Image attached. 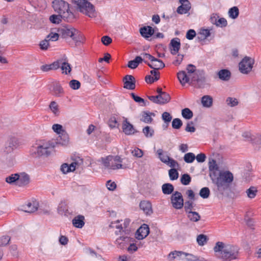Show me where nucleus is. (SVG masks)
<instances>
[{
    "label": "nucleus",
    "mask_w": 261,
    "mask_h": 261,
    "mask_svg": "<svg viewBox=\"0 0 261 261\" xmlns=\"http://www.w3.org/2000/svg\"><path fill=\"white\" fill-rule=\"evenodd\" d=\"M62 38L70 37L75 42V45L77 46L83 43L84 37L82 34L77 30L72 27H64L58 30Z\"/></svg>",
    "instance_id": "nucleus-5"
},
{
    "label": "nucleus",
    "mask_w": 261,
    "mask_h": 261,
    "mask_svg": "<svg viewBox=\"0 0 261 261\" xmlns=\"http://www.w3.org/2000/svg\"><path fill=\"white\" fill-rule=\"evenodd\" d=\"M132 153L134 156L137 158H141L143 155V151L138 148H135L134 150H132Z\"/></svg>",
    "instance_id": "nucleus-63"
},
{
    "label": "nucleus",
    "mask_w": 261,
    "mask_h": 261,
    "mask_svg": "<svg viewBox=\"0 0 261 261\" xmlns=\"http://www.w3.org/2000/svg\"><path fill=\"white\" fill-rule=\"evenodd\" d=\"M162 118L165 122L169 123L172 119V116L168 112H165L162 114Z\"/></svg>",
    "instance_id": "nucleus-61"
},
{
    "label": "nucleus",
    "mask_w": 261,
    "mask_h": 261,
    "mask_svg": "<svg viewBox=\"0 0 261 261\" xmlns=\"http://www.w3.org/2000/svg\"><path fill=\"white\" fill-rule=\"evenodd\" d=\"M210 191L207 187L202 188L199 192L200 196L204 199L207 198L210 196Z\"/></svg>",
    "instance_id": "nucleus-49"
},
{
    "label": "nucleus",
    "mask_w": 261,
    "mask_h": 261,
    "mask_svg": "<svg viewBox=\"0 0 261 261\" xmlns=\"http://www.w3.org/2000/svg\"><path fill=\"white\" fill-rule=\"evenodd\" d=\"M169 175L171 180H175L178 177V173L175 169L172 168L169 170Z\"/></svg>",
    "instance_id": "nucleus-53"
},
{
    "label": "nucleus",
    "mask_w": 261,
    "mask_h": 261,
    "mask_svg": "<svg viewBox=\"0 0 261 261\" xmlns=\"http://www.w3.org/2000/svg\"><path fill=\"white\" fill-rule=\"evenodd\" d=\"M56 144H59L62 146H66L68 144L69 137L68 134L66 132L62 133V134L59 135L57 138V140L53 141Z\"/></svg>",
    "instance_id": "nucleus-22"
},
{
    "label": "nucleus",
    "mask_w": 261,
    "mask_h": 261,
    "mask_svg": "<svg viewBox=\"0 0 261 261\" xmlns=\"http://www.w3.org/2000/svg\"><path fill=\"white\" fill-rule=\"evenodd\" d=\"M177 78L181 84L184 86L186 83H188L190 80L191 77L186 73L185 71H180L177 73Z\"/></svg>",
    "instance_id": "nucleus-24"
},
{
    "label": "nucleus",
    "mask_w": 261,
    "mask_h": 261,
    "mask_svg": "<svg viewBox=\"0 0 261 261\" xmlns=\"http://www.w3.org/2000/svg\"><path fill=\"white\" fill-rule=\"evenodd\" d=\"M69 86L70 88L73 90L79 89L81 86V83L79 81L72 80L69 82Z\"/></svg>",
    "instance_id": "nucleus-58"
},
{
    "label": "nucleus",
    "mask_w": 261,
    "mask_h": 261,
    "mask_svg": "<svg viewBox=\"0 0 261 261\" xmlns=\"http://www.w3.org/2000/svg\"><path fill=\"white\" fill-rule=\"evenodd\" d=\"M189 220L192 222H197L201 219V216L198 213L194 211L189 212L186 213Z\"/></svg>",
    "instance_id": "nucleus-30"
},
{
    "label": "nucleus",
    "mask_w": 261,
    "mask_h": 261,
    "mask_svg": "<svg viewBox=\"0 0 261 261\" xmlns=\"http://www.w3.org/2000/svg\"><path fill=\"white\" fill-rule=\"evenodd\" d=\"M149 233V227L148 225L143 224L136 231V238L138 240H142L146 238Z\"/></svg>",
    "instance_id": "nucleus-15"
},
{
    "label": "nucleus",
    "mask_w": 261,
    "mask_h": 261,
    "mask_svg": "<svg viewBox=\"0 0 261 261\" xmlns=\"http://www.w3.org/2000/svg\"><path fill=\"white\" fill-rule=\"evenodd\" d=\"M58 213L61 215H66L68 213V206L66 202H60L58 207Z\"/></svg>",
    "instance_id": "nucleus-31"
},
{
    "label": "nucleus",
    "mask_w": 261,
    "mask_h": 261,
    "mask_svg": "<svg viewBox=\"0 0 261 261\" xmlns=\"http://www.w3.org/2000/svg\"><path fill=\"white\" fill-rule=\"evenodd\" d=\"M142 132L147 138L152 137L154 134V130L149 126H146L143 128Z\"/></svg>",
    "instance_id": "nucleus-44"
},
{
    "label": "nucleus",
    "mask_w": 261,
    "mask_h": 261,
    "mask_svg": "<svg viewBox=\"0 0 261 261\" xmlns=\"http://www.w3.org/2000/svg\"><path fill=\"white\" fill-rule=\"evenodd\" d=\"M144 63L147 64L151 68L159 70L165 67V64L160 59L154 58V59L151 61V63L146 61H144Z\"/></svg>",
    "instance_id": "nucleus-19"
},
{
    "label": "nucleus",
    "mask_w": 261,
    "mask_h": 261,
    "mask_svg": "<svg viewBox=\"0 0 261 261\" xmlns=\"http://www.w3.org/2000/svg\"><path fill=\"white\" fill-rule=\"evenodd\" d=\"M53 7L55 11L62 16V18L67 21H72L75 18L74 13L69 9V4L64 1H54Z\"/></svg>",
    "instance_id": "nucleus-4"
},
{
    "label": "nucleus",
    "mask_w": 261,
    "mask_h": 261,
    "mask_svg": "<svg viewBox=\"0 0 261 261\" xmlns=\"http://www.w3.org/2000/svg\"><path fill=\"white\" fill-rule=\"evenodd\" d=\"M19 179H18V185L19 186H25L28 184L30 182L29 176L23 172L19 174Z\"/></svg>",
    "instance_id": "nucleus-27"
},
{
    "label": "nucleus",
    "mask_w": 261,
    "mask_h": 261,
    "mask_svg": "<svg viewBox=\"0 0 261 261\" xmlns=\"http://www.w3.org/2000/svg\"><path fill=\"white\" fill-rule=\"evenodd\" d=\"M10 241V237L4 236L0 238V248L8 245Z\"/></svg>",
    "instance_id": "nucleus-50"
},
{
    "label": "nucleus",
    "mask_w": 261,
    "mask_h": 261,
    "mask_svg": "<svg viewBox=\"0 0 261 261\" xmlns=\"http://www.w3.org/2000/svg\"><path fill=\"white\" fill-rule=\"evenodd\" d=\"M148 98L153 102L159 105L167 103L169 102L171 99L170 95L167 93L158 94L156 96H148Z\"/></svg>",
    "instance_id": "nucleus-12"
},
{
    "label": "nucleus",
    "mask_w": 261,
    "mask_h": 261,
    "mask_svg": "<svg viewBox=\"0 0 261 261\" xmlns=\"http://www.w3.org/2000/svg\"><path fill=\"white\" fill-rule=\"evenodd\" d=\"M131 96L133 99L137 102L138 103H143L142 106H145L147 105V104L149 103V102L147 101H145L144 99L136 95L134 93H131Z\"/></svg>",
    "instance_id": "nucleus-48"
},
{
    "label": "nucleus",
    "mask_w": 261,
    "mask_h": 261,
    "mask_svg": "<svg viewBox=\"0 0 261 261\" xmlns=\"http://www.w3.org/2000/svg\"><path fill=\"white\" fill-rule=\"evenodd\" d=\"M49 108L55 115H59V107L56 102L51 101L49 105Z\"/></svg>",
    "instance_id": "nucleus-51"
},
{
    "label": "nucleus",
    "mask_w": 261,
    "mask_h": 261,
    "mask_svg": "<svg viewBox=\"0 0 261 261\" xmlns=\"http://www.w3.org/2000/svg\"><path fill=\"white\" fill-rule=\"evenodd\" d=\"M182 125V122L179 118H174L172 122V126L174 129H179Z\"/></svg>",
    "instance_id": "nucleus-54"
},
{
    "label": "nucleus",
    "mask_w": 261,
    "mask_h": 261,
    "mask_svg": "<svg viewBox=\"0 0 261 261\" xmlns=\"http://www.w3.org/2000/svg\"><path fill=\"white\" fill-rule=\"evenodd\" d=\"M182 116L186 119H190L193 117V113L189 108H185L181 111Z\"/></svg>",
    "instance_id": "nucleus-42"
},
{
    "label": "nucleus",
    "mask_w": 261,
    "mask_h": 261,
    "mask_svg": "<svg viewBox=\"0 0 261 261\" xmlns=\"http://www.w3.org/2000/svg\"><path fill=\"white\" fill-rule=\"evenodd\" d=\"M18 145V140L15 137H11L6 142L4 151L9 153L16 149Z\"/></svg>",
    "instance_id": "nucleus-13"
},
{
    "label": "nucleus",
    "mask_w": 261,
    "mask_h": 261,
    "mask_svg": "<svg viewBox=\"0 0 261 261\" xmlns=\"http://www.w3.org/2000/svg\"><path fill=\"white\" fill-rule=\"evenodd\" d=\"M212 182L216 186V190L222 195L230 187V184L233 180V175L229 171H221L218 176L214 174L211 175Z\"/></svg>",
    "instance_id": "nucleus-2"
},
{
    "label": "nucleus",
    "mask_w": 261,
    "mask_h": 261,
    "mask_svg": "<svg viewBox=\"0 0 261 261\" xmlns=\"http://www.w3.org/2000/svg\"><path fill=\"white\" fill-rule=\"evenodd\" d=\"M140 207L147 215L152 213L151 203L149 201L143 200L140 203Z\"/></svg>",
    "instance_id": "nucleus-23"
},
{
    "label": "nucleus",
    "mask_w": 261,
    "mask_h": 261,
    "mask_svg": "<svg viewBox=\"0 0 261 261\" xmlns=\"http://www.w3.org/2000/svg\"><path fill=\"white\" fill-rule=\"evenodd\" d=\"M168 258L170 260L176 259L178 261H200L197 256L192 254L179 251L171 252Z\"/></svg>",
    "instance_id": "nucleus-7"
},
{
    "label": "nucleus",
    "mask_w": 261,
    "mask_h": 261,
    "mask_svg": "<svg viewBox=\"0 0 261 261\" xmlns=\"http://www.w3.org/2000/svg\"><path fill=\"white\" fill-rule=\"evenodd\" d=\"M185 211L186 213H189V212L193 211V202L191 201H187L185 202V206H184Z\"/></svg>",
    "instance_id": "nucleus-60"
},
{
    "label": "nucleus",
    "mask_w": 261,
    "mask_h": 261,
    "mask_svg": "<svg viewBox=\"0 0 261 261\" xmlns=\"http://www.w3.org/2000/svg\"><path fill=\"white\" fill-rule=\"evenodd\" d=\"M218 75L220 80L227 81L230 78L231 73L227 69H221L218 72Z\"/></svg>",
    "instance_id": "nucleus-29"
},
{
    "label": "nucleus",
    "mask_w": 261,
    "mask_h": 261,
    "mask_svg": "<svg viewBox=\"0 0 261 261\" xmlns=\"http://www.w3.org/2000/svg\"><path fill=\"white\" fill-rule=\"evenodd\" d=\"M187 74L191 78L195 75V73L197 71L196 70V67L193 64H188L187 66Z\"/></svg>",
    "instance_id": "nucleus-45"
},
{
    "label": "nucleus",
    "mask_w": 261,
    "mask_h": 261,
    "mask_svg": "<svg viewBox=\"0 0 261 261\" xmlns=\"http://www.w3.org/2000/svg\"><path fill=\"white\" fill-rule=\"evenodd\" d=\"M112 161L111 163V165H117L121 164V163L122 162V159L119 156H113Z\"/></svg>",
    "instance_id": "nucleus-64"
},
{
    "label": "nucleus",
    "mask_w": 261,
    "mask_h": 261,
    "mask_svg": "<svg viewBox=\"0 0 261 261\" xmlns=\"http://www.w3.org/2000/svg\"><path fill=\"white\" fill-rule=\"evenodd\" d=\"M84 219L85 218L82 215H78L76 216L72 220L73 225L76 228H82L85 224Z\"/></svg>",
    "instance_id": "nucleus-25"
},
{
    "label": "nucleus",
    "mask_w": 261,
    "mask_h": 261,
    "mask_svg": "<svg viewBox=\"0 0 261 261\" xmlns=\"http://www.w3.org/2000/svg\"><path fill=\"white\" fill-rule=\"evenodd\" d=\"M162 190L163 194L170 195L173 192L174 187L171 184L166 183L162 185Z\"/></svg>",
    "instance_id": "nucleus-33"
},
{
    "label": "nucleus",
    "mask_w": 261,
    "mask_h": 261,
    "mask_svg": "<svg viewBox=\"0 0 261 261\" xmlns=\"http://www.w3.org/2000/svg\"><path fill=\"white\" fill-rule=\"evenodd\" d=\"M38 203L37 201L29 202L22 206V210L27 213H33L38 210Z\"/></svg>",
    "instance_id": "nucleus-20"
},
{
    "label": "nucleus",
    "mask_w": 261,
    "mask_h": 261,
    "mask_svg": "<svg viewBox=\"0 0 261 261\" xmlns=\"http://www.w3.org/2000/svg\"><path fill=\"white\" fill-rule=\"evenodd\" d=\"M201 103L203 107L210 108L213 105V98L210 95H204L201 98Z\"/></svg>",
    "instance_id": "nucleus-35"
},
{
    "label": "nucleus",
    "mask_w": 261,
    "mask_h": 261,
    "mask_svg": "<svg viewBox=\"0 0 261 261\" xmlns=\"http://www.w3.org/2000/svg\"><path fill=\"white\" fill-rule=\"evenodd\" d=\"M60 33H53V32H51L50 33H49L47 36H46V38L49 40V41H57L58 38H59V37L60 36Z\"/></svg>",
    "instance_id": "nucleus-59"
},
{
    "label": "nucleus",
    "mask_w": 261,
    "mask_h": 261,
    "mask_svg": "<svg viewBox=\"0 0 261 261\" xmlns=\"http://www.w3.org/2000/svg\"><path fill=\"white\" fill-rule=\"evenodd\" d=\"M258 192L257 188L254 186L250 187L246 191L247 197L250 199H253L255 197Z\"/></svg>",
    "instance_id": "nucleus-37"
},
{
    "label": "nucleus",
    "mask_w": 261,
    "mask_h": 261,
    "mask_svg": "<svg viewBox=\"0 0 261 261\" xmlns=\"http://www.w3.org/2000/svg\"><path fill=\"white\" fill-rule=\"evenodd\" d=\"M19 177L18 173L12 174L6 178V181L9 184H16L18 185Z\"/></svg>",
    "instance_id": "nucleus-38"
},
{
    "label": "nucleus",
    "mask_w": 261,
    "mask_h": 261,
    "mask_svg": "<svg viewBox=\"0 0 261 261\" xmlns=\"http://www.w3.org/2000/svg\"><path fill=\"white\" fill-rule=\"evenodd\" d=\"M122 128L124 133L126 135H133L138 132L126 118H125L123 121Z\"/></svg>",
    "instance_id": "nucleus-14"
},
{
    "label": "nucleus",
    "mask_w": 261,
    "mask_h": 261,
    "mask_svg": "<svg viewBox=\"0 0 261 261\" xmlns=\"http://www.w3.org/2000/svg\"><path fill=\"white\" fill-rule=\"evenodd\" d=\"M207 241V237L203 234H199L197 237V242L200 246H203Z\"/></svg>",
    "instance_id": "nucleus-52"
},
{
    "label": "nucleus",
    "mask_w": 261,
    "mask_h": 261,
    "mask_svg": "<svg viewBox=\"0 0 261 261\" xmlns=\"http://www.w3.org/2000/svg\"><path fill=\"white\" fill-rule=\"evenodd\" d=\"M57 61L60 62V67H61L63 73L67 74L71 72V68L70 64L68 62L63 61V60H58Z\"/></svg>",
    "instance_id": "nucleus-28"
},
{
    "label": "nucleus",
    "mask_w": 261,
    "mask_h": 261,
    "mask_svg": "<svg viewBox=\"0 0 261 261\" xmlns=\"http://www.w3.org/2000/svg\"><path fill=\"white\" fill-rule=\"evenodd\" d=\"M60 62L55 61L53 63L47 65H42L40 67L41 70L44 72L48 71L50 70H56L60 68Z\"/></svg>",
    "instance_id": "nucleus-26"
},
{
    "label": "nucleus",
    "mask_w": 261,
    "mask_h": 261,
    "mask_svg": "<svg viewBox=\"0 0 261 261\" xmlns=\"http://www.w3.org/2000/svg\"><path fill=\"white\" fill-rule=\"evenodd\" d=\"M228 13L229 17L232 19H236L239 14V8L236 6L232 7L229 9Z\"/></svg>",
    "instance_id": "nucleus-40"
},
{
    "label": "nucleus",
    "mask_w": 261,
    "mask_h": 261,
    "mask_svg": "<svg viewBox=\"0 0 261 261\" xmlns=\"http://www.w3.org/2000/svg\"><path fill=\"white\" fill-rule=\"evenodd\" d=\"M155 29L150 26H144L140 29L139 32L141 36L146 40H149L154 35Z\"/></svg>",
    "instance_id": "nucleus-16"
},
{
    "label": "nucleus",
    "mask_w": 261,
    "mask_h": 261,
    "mask_svg": "<svg viewBox=\"0 0 261 261\" xmlns=\"http://www.w3.org/2000/svg\"><path fill=\"white\" fill-rule=\"evenodd\" d=\"M191 9L190 3L181 4L177 9V12L180 14L187 13Z\"/></svg>",
    "instance_id": "nucleus-34"
},
{
    "label": "nucleus",
    "mask_w": 261,
    "mask_h": 261,
    "mask_svg": "<svg viewBox=\"0 0 261 261\" xmlns=\"http://www.w3.org/2000/svg\"><path fill=\"white\" fill-rule=\"evenodd\" d=\"M214 250L218 257L225 260H231L237 258L239 249L236 246L218 242Z\"/></svg>",
    "instance_id": "nucleus-1"
},
{
    "label": "nucleus",
    "mask_w": 261,
    "mask_h": 261,
    "mask_svg": "<svg viewBox=\"0 0 261 261\" xmlns=\"http://www.w3.org/2000/svg\"><path fill=\"white\" fill-rule=\"evenodd\" d=\"M124 88L127 89L134 90L135 89L136 80L132 75H126L123 79Z\"/></svg>",
    "instance_id": "nucleus-17"
},
{
    "label": "nucleus",
    "mask_w": 261,
    "mask_h": 261,
    "mask_svg": "<svg viewBox=\"0 0 261 261\" xmlns=\"http://www.w3.org/2000/svg\"><path fill=\"white\" fill-rule=\"evenodd\" d=\"M157 153L160 160L164 163L169 162V159L170 158L166 153H164L162 149H159L157 150Z\"/></svg>",
    "instance_id": "nucleus-36"
},
{
    "label": "nucleus",
    "mask_w": 261,
    "mask_h": 261,
    "mask_svg": "<svg viewBox=\"0 0 261 261\" xmlns=\"http://www.w3.org/2000/svg\"><path fill=\"white\" fill-rule=\"evenodd\" d=\"M191 83L195 85L197 88H204L207 83L204 72L203 71L198 70L195 73V75L191 77Z\"/></svg>",
    "instance_id": "nucleus-9"
},
{
    "label": "nucleus",
    "mask_w": 261,
    "mask_h": 261,
    "mask_svg": "<svg viewBox=\"0 0 261 261\" xmlns=\"http://www.w3.org/2000/svg\"><path fill=\"white\" fill-rule=\"evenodd\" d=\"M194 123L192 121L189 122L187 123L185 130L188 132L194 133L195 132L196 128L193 126Z\"/></svg>",
    "instance_id": "nucleus-62"
},
{
    "label": "nucleus",
    "mask_w": 261,
    "mask_h": 261,
    "mask_svg": "<svg viewBox=\"0 0 261 261\" xmlns=\"http://www.w3.org/2000/svg\"><path fill=\"white\" fill-rule=\"evenodd\" d=\"M195 159V155L192 152L186 153L184 155V159L185 162L187 163H192Z\"/></svg>",
    "instance_id": "nucleus-47"
},
{
    "label": "nucleus",
    "mask_w": 261,
    "mask_h": 261,
    "mask_svg": "<svg viewBox=\"0 0 261 261\" xmlns=\"http://www.w3.org/2000/svg\"><path fill=\"white\" fill-rule=\"evenodd\" d=\"M210 35V30L208 29H202L198 34L197 38L202 40L207 38Z\"/></svg>",
    "instance_id": "nucleus-41"
},
{
    "label": "nucleus",
    "mask_w": 261,
    "mask_h": 261,
    "mask_svg": "<svg viewBox=\"0 0 261 261\" xmlns=\"http://www.w3.org/2000/svg\"><path fill=\"white\" fill-rule=\"evenodd\" d=\"M113 156H108L106 158H101V161L103 165L107 168L116 170L122 168V165H111V163L112 161Z\"/></svg>",
    "instance_id": "nucleus-18"
},
{
    "label": "nucleus",
    "mask_w": 261,
    "mask_h": 261,
    "mask_svg": "<svg viewBox=\"0 0 261 261\" xmlns=\"http://www.w3.org/2000/svg\"><path fill=\"white\" fill-rule=\"evenodd\" d=\"M254 60L248 57H245L239 63V70L244 74H247L252 69Z\"/></svg>",
    "instance_id": "nucleus-10"
},
{
    "label": "nucleus",
    "mask_w": 261,
    "mask_h": 261,
    "mask_svg": "<svg viewBox=\"0 0 261 261\" xmlns=\"http://www.w3.org/2000/svg\"><path fill=\"white\" fill-rule=\"evenodd\" d=\"M61 18H62V16L60 14L52 15L50 16L49 20L53 23L59 24L61 21Z\"/></svg>",
    "instance_id": "nucleus-55"
},
{
    "label": "nucleus",
    "mask_w": 261,
    "mask_h": 261,
    "mask_svg": "<svg viewBox=\"0 0 261 261\" xmlns=\"http://www.w3.org/2000/svg\"><path fill=\"white\" fill-rule=\"evenodd\" d=\"M53 92L54 95L55 96H60L61 94L63 93L64 91L63 89L59 84L56 83L53 85Z\"/></svg>",
    "instance_id": "nucleus-39"
},
{
    "label": "nucleus",
    "mask_w": 261,
    "mask_h": 261,
    "mask_svg": "<svg viewBox=\"0 0 261 261\" xmlns=\"http://www.w3.org/2000/svg\"><path fill=\"white\" fill-rule=\"evenodd\" d=\"M54 147L55 143L53 141H39L32 146L30 153L34 158L48 156L51 153V149Z\"/></svg>",
    "instance_id": "nucleus-3"
},
{
    "label": "nucleus",
    "mask_w": 261,
    "mask_h": 261,
    "mask_svg": "<svg viewBox=\"0 0 261 261\" xmlns=\"http://www.w3.org/2000/svg\"><path fill=\"white\" fill-rule=\"evenodd\" d=\"M191 181V177L188 174H184L180 178V182L184 185H188Z\"/></svg>",
    "instance_id": "nucleus-46"
},
{
    "label": "nucleus",
    "mask_w": 261,
    "mask_h": 261,
    "mask_svg": "<svg viewBox=\"0 0 261 261\" xmlns=\"http://www.w3.org/2000/svg\"><path fill=\"white\" fill-rule=\"evenodd\" d=\"M72 2L80 12L90 17L96 16L95 7L88 0H72Z\"/></svg>",
    "instance_id": "nucleus-6"
},
{
    "label": "nucleus",
    "mask_w": 261,
    "mask_h": 261,
    "mask_svg": "<svg viewBox=\"0 0 261 261\" xmlns=\"http://www.w3.org/2000/svg\"><path fill=\"white\" fill-rule=\"evenodd\" d=\"M172 206L177 210L181 209L184 206V199L181 193L178 191L174 192L171 196Z\"/></svg>",
    "instance_id": "nucleus-11"
},
{
    "label": "nucleus",
    "mask_w": 261,
    "mask_h": 261,
    "mask_svg": "<svg viewBox=\"0 0 261 261\" xmlns=\"http://www.w3.org/2000/svg\"><path fill=\"white\" fill-rule=\"evenodd\" d=\"M171 46V54L172 55H176L180 48V39L178 38H174L172 39L170 43Z\"/></svg>",
    "instance_id": "nucleus-21"
},
{
    "label": "nucleus",
    "mask_w": 261,
    "mask_h": 261,
    "mask_svg": "<svg viewBox=\"0 0 261 261\" xmlns=\"http://www.w3.org/2000/svg\"><path fill=\"white\" fill-rule=\"evenodd\" d=\"M152 113H148L146 112H143L142 115V118L141 119V121L146 123H150L152 121V118L151 117Z\"/></svg>",
    "instance_id": "nucleus-43"
},
{
    "label": "nucleus",
    "mask_w": 261,
    "mask_h": 261,
    "mask_svg": "<svg viewBox=\"0 0 261 261\" xmlns=\"http://www.w3.org/2000/svg\"><path fill=\"white\" fill-rule=\"evenodd\" d=\"M226 102L227 105L231 107L238 105V101L237 98L232 97H228L226 99Z\"/></svg>",
    "instance_id": "nucleus-56"
},
{
    "label": "nucleus",
    "mask_w": 261,
    "mask_h": 261,
    "mask_svg": "<svg viewBox=\"0 0 261 261\" xmlns=\"http://www.w3.org/2000/svg\"><path fill=\"white\" fill-rule=\"evenodd\" d=\"M130 223V220L129 219H125L123 223V232H124V234H126L125 236H122L120 237L119 238H117L115 241V244L119 245L120 247H121V244L124 242H130L133 238H130V230L128 228V226Z\"/></svg>",
    "instance_id": "nucleus-8"
},
{
    "label": "nucleus",
    "mask_w": 261,
    "mask_h": 261,
    "mask_svg": "<svg viewBox=\"0 0 261 261\" xmlns=\"http://www.w3.org/2000/svg\"><path fill=\"white\" fill-rule=\"evenodd\" d=\"M143 61L140 56H137L134 60L129 61L128 63V67L131 69H135L138 67L139 64Z\"/></svg>",
    "instance_id": "nucleus-32"
},
{
    "label": "nucleus",
    "mask_w": 261,
    "mask_h": 261,
    "mask_svg": "<svg viewBox=\"0 0 261 261\" xmlns=\"http://www.w3.org/2000/svg\"><path fill=\"white\" fill-rule=\"evenodd\" d=\"M52 128L55 132L59 135L62 134L65 131L63 129V126L59 124H55L53 125Z\"/></svg>",
    "instance_id": "nucleus-57"
}]
</instances>
